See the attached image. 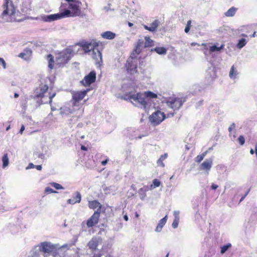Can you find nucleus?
<instances>
[{
    "mask_svg": "<svg viewBox=\"0 0 257 257\" xmlns=\"http://www.w3.org/2000/svg\"><path fill=\"white\" fill-rule=\"evenodd\" d=\"M160 22L158 20H156L151 24V26L149 27L146 25H144V28L150 32H154L156 30Z\"/></svg>",
    "mask_w": 257,
    "mask_h": 257,
    "instance_id": "19",
    "label": "nucleus"
},
{
    "mask_svg": "<svg viewBox=\"0 0 257 257\" xmlns=\"http://www.w3.org/2000/svg\"><path fill=\"white\" fill-rule=\"evenodd\" d=\"M247 41L244 38H241L238 40V43L236 45L237 48L240 49L243 48L246 44Z\"/></svg>",
    "mask_w": 257,
    "mask_h": 257,
    "instance_id": "36",
    "label": "nucleus"
},
{
    "mask_svg": "<svg viewBox=\"0 0 257 257\" xmlns=\"http://www.w3.org/2000/svg\"><path fill=\"white\" fill-rule=\"evenodd\" d=\"M249 191H250V189H248V190L246 192L245 194L241 197V199L239 200V203H240L244 200V199L245 198V197L248 195Z\"/></svg>",
    "mask_w": 257,
    "mask_h": 257,
    "instance_id": "51",
    "label": "nucleus"
},
{
    "mask_svg": "<svg viewBox=\"0 0 257 257\" xmlns=\"http://www.w3.org/2000/svg\"><path fill=\"white\" fill-rule=\"evenodd\" d=\"M144 48H145L144 40L143 39H139L137 42V45L136 46V49L135 50L136 53L137 54H140L142 49Z\"/></svg>",
    "mask_w": 257,
    "mask_h": 257,
    "instance_id": "27",
    "label": "nucleus"
},
{
    "mask_svg": "<svg viewBox=\"0 0 257 257\" xmlns=\"http://www.w3.org/2000/svg\"><path fill=\"white\" fill-rule=\"evenodd\" d=\"M96 79V73L94 71H91L88 75L85 76L80 83L85 86H89L94 82Z\"/></svg>",
    "mask_w": 257,
    "mask_h": 257,
    "instance_id": "10",
    "label": "nucleus"
},
{
    "mask_svg": "<svg viewBox=\"0 0 257 257\" xmlns=\"http://www.w3.org/2000/svg\"><path fill=\"white\" fill-rule=\"evenodd\" d=\"M154 51L159 55H164L167 52V50L164 47H156L154 48Z\"/></svg>",
    "mask_w": 257,
    "mask_h": 257,
    "instance_id": "35",
    "label": "nucleus"
},
{
    "mask_svg": "<svg viewBox=\"0 0 257 257\" xmlns=\"http://www.w3.org/2000/svg\"><path fill=\"white\" fill-rule=\"evenodd\" d=\"M48 86L47 85H41L34 91L32 97L34 99L40 98V100H37V106L45 103H51L53 98L55 96V93L52 94L47 95Z\"/></svg>",
    "mask_w": 257,
    "mask_h": 257,
    "instance_id": "1",
    "label": "nucleus"
},
{
    "mask_svg": "<svg viewBox=\"0 0 257 257\" xmlns=\"http://www.w3.org/2000/svg\"><path fill=\"white\" fill-rule=\"evenodd\" d=\"M201 46H203V48H202L201 50L203 52L206 58L207 59L209 56L211 54L209 47L210 45L207 43H202Z\"/></svg>",
    "mask_w": 257,
    "mask_h": 257,
    "instance_id": "22",
    "label": "nucleus"
},
{
    "mask_svg": "<svg viewBox=\"0 0 257 257\" xmlns=\"http://www.w3.org/2000/svg\"><path fill=\"white\" fill-rule=\"evenodd\" d=\"M140 195H141V199L142 200H143V199H144V198L145 197V196H146V194H145V193H143V194H140Z\"/></svg>",
    "mask_w": 257,
    "mask_h": 257,
    "instance_id": "62",
    "label": "nucleus"
},
{
    "mask_svg": "<svg viewBox=\"0 0 257 257\" xmlns=\"http://www.w3.org/2000/svg\"><path fill=\"white\" fill-rule=\"evenodd\" d=\"M32 53V51L30 49L27 48L25 49L23 52L21 53L19 56L22 58L24 59L25 60H28L31 56Z\"/></svg>",
    "mask_w": 257,
    "mask_h": 257,
    "instance_id": "28",
    "label": "nucleus"
},
{
    "mask_svg": "<svg viewBox=\"0 0 257 257\" xmlns=\"http://www.w3.org/2000/svg\"><path fill=\"white\" fill-rule=\"evenodd\" d=\"M3 12L0 17V22L5 23L11 20V16L16 12V7L11 0H5L3 5Z\"/></svg>",
    "mask_w": 257,
    "mask_h": 257,
    "instance_id": "2",
    "label": "nucleus"
},
{
    "mask_svg": "<svg viewBox=\"0 0 257 257\" xmlns=\"http://www.w3.org/2000/svg\"><path fill=\"white\" fill-rule=\"evenodd\" d=\"M144 41L145 47H149L153 45V41L148 37H145Z\"/></svg>",
    "mask_w": 257,
    "mask_h": 257,
    "instance_id": "38",
    "label": "nucleus"
},
{
    "mask_svg": "<svg viewBox=\"0 0 257 257\" xmlns=\"http://www.w3.org/2000/svg\"><path fill=\"white\" fill-rule=\"evenodd\" d=\"M48 67L51 69H53V64H54V60H53V56L51 54H49L48 55Z\"/></svg>",
    "mask_w": 257,
    "mask_h": 257,
    "instance_id": "39",
    "label": "nucleus"
},
{
    "mask_svg": "<svg viewBox=\"0 0 257 257\" xmlns=\"http://www.w3.org/2000/svg\"><path fill=\"white\" fill-rule=\"evenodd\" d=\"M51 185L55 188L56 189L60 190V189H64V187L61 185L60 184L55 183V182H52L50 183Z\"/></svg>",
    "mask_w": 257,
    "mask_h": 257,
    "instance_id": "41",
    "label": "nucleus"
},
{
    "mask_svg": "<svg viewBox=\"0 0 257 257\" xmlns=\"http://www.w3.org/2000/svg\"><path fill=\"white\" fill-rule=\"evenodd\" d=\"M99 42H96L92 40L91 42H85L82 45V47L83 50L86 53H88L93 51L96 47H98Z\"/></svg>",
    "mask_w": 257,
    "mask_h": 257,
    "instance_id": "12",
    "label": "nucleus"
},
{
    "mask_svg": "<svg viewBox=\"0 0 257 257\" xmlns=\"http://www.w3.org/2000/svg\"><path fill=\"white\" fill-rule=\"evenodd\" d=\"M160 182L157 179H154L153 181V184L150 185V189H154L158 187L160 185Z\"/></svg>",
    "mask_w": 257,
    "mask_h": 257,
    "instance_id": "40",
    "label": "nucleus"
},
{
    "mask_svg": "<svg viewBox=\"0 0 257 257\" xmlns=\"http://www.w3.org/2000/svg\"><path fill=\"white\" fill-rule=\"evenodd\" d=\"M100 216V212L98 210L94 212L93 214L86 221V224L87 227H92L97 224Z\"/></svg>",
    "mask_w": 257,
    "mask_h": 257,
    "instance_id": "14",
    "label": "nucleus"
},
{
    "mask_svg": "<svg viewBox=\"0 0 257 257\" xmlns=\"http://www.w3.org/2000/svg\"><path fill=\"white\" fill-rule=\"evenodd\" d=\"M72 50L71 48H67L60 53L56 58V63L59 66L67 63L72 57Z\"/></svg>",
    "mask_w": 257,
    "mask_h": 257,
    "instance_id": "5",
    "label": "nucleus"
},
{
    "mask_svg": "<svg viewBox=\"0 0 257 257\" xmlns=\"http://www.w3.org/2000/svg\"><path fill=\"white\" fill-rule=\"evenodd\" d=\"M81 149L82 150L86 151L87 149V148H86L85 146H82L81 147Z\"/></svg>",
    "mask_w": 257,
    "mask_h": 257,
    "instance_id": "64",
    "label": "nucleus"
},
{
    "mask_svg": "<svg viewBox=\"0 0 257 257\" xmlns=\"http://www.w3.org/2000/svg\"><path fill=\"white\" fill-rule=\"evenodd\" d=\"M255 153L256 157H257V144L255 145V151L253 150V149H251L250 150V153L252 155Z\"/></svg>",
    "mask_w": 257,
    "mask_h": 257,
    "instance_id": "52",
    "label": "nucleus"
},
{
    "mask_svg": "<svg viewBox=\"0 0 257 257\" xmlns=\"http://www.w3.org/2000/svg\"><path fill=\"white\" fill-rule=\"evenodd\" d=\"M100 237H93L87 244L88 247L92 250H95L98 245L101 243Z\"/></svg>",
    "mask_w": 257,
    "mask_h": 257,
    "instance_id": "16",
    "label": "nucleus"
},
{
    "mask_svg": "<svg viewBox=\"0 0 257 257\" xmlns=\"http://www.w3.org/2000/svg\"><path fill=\"white\" fill-rule=\"evenodd\" d=\"M174 115V113H170L167 114V117L173 116Z\"/></svg>",
    "mask_w": 257,
    "mask_h": 257,
    "instance_id": "61",
    "label": "nucleus"
},
{
    "mask_svg": "<svg viewBox=\"0 0 257 257\" xmlns=\"http://www.w3.org/2000/svg\"><path fill=\"white\" fill-rule=\"evenodd\" d=\"M45 192L47 193H56L57 191L54 190L53 189L49 187H47L45 189Z\"/></svg>",
    "mask_w": 257,
    "mask_h": 257,
    "instance_id": "48",
    "label": "nucleus"
},
{
    "mask_svg": "<svg viewBox=\"0 0 257 257\" xmlns=\"http://www.w3.org/2000/svg\"><path fill=\"white\" fill-rule=\"evenodd\" d=\"M72 199L67 200V203L70 204H74L76 203H80L81 200V195L79 192H75L72 196Z\"/></svg>",
    "mask_w": 257,
    "mask_h": 257,
    "instance_id": "18",
    "label": "nucleus"
},
{
    "mask_svg": "<svg viewBox=\"0 0 257 257\" xmlns=\"http://www.w3.org/2000/svg\"><path fill=\"white\" fill-rule=\"evenodd\" d=\"M128 98L136 106L144 109L149 107L148 98L146 97L144 93H138L131 95Z\"/></svg>",
    "mask_w": 257,
    "mask_h": 257,
    "instance_id": "4",
    "label": "nucleus"
},
{
    "mask_svg": "<svg viewBox=\"0 0 257 257\" xmlns=\"http://www.w3.org/2000/svg\"><path fill=\"white\" fill-rule=\"evenodd\" d=\"M218 188V185L215 184L214 183H212L211 186V189L214 190L217 189Z\"/></svg>",
    "mask_w": 257,
    "mask_h": 257,
    "instance_id": "55",
    "label": "nucleus"
},
{
    "mask_svg": "<svg viewBox=\"0 0 257 257\" xmlns=\"http://www.w3.org/2000/svg\"><path fill=\"white\" fill-rule=\"evenodd\" d=\"M179 211H175L174 212V219L173 220V222L172 224V226L174 228H176L178 226L179 220H180V217H179Z\"/></svg>",
    "mask_w": 257,
    "mask_h": 257,
    "instance_id": "24",
    "label": "nucleus"
},
{
    "mask_svg": "<svg viewBox=\"0 0 257 257\" xmlns=\"http://www.w3.org/2000/svg\"><path fill=\"white\" fill-rule=\"evenodd\" d=\"M108 161V159H106L105 160L102 161L101 162L102 165H103V166L105 165L107 163Z\"/></svg>",
    "mask_w": 257,
    "mask_h": 257,
    "instance_id": "58",
    "label": "nucleus"
},
{
    "mask_svg": "<svg viewBox=\"0 0 257 257\" xmlns=\"http://www.w3.org/2000/svg\"><path fill=\"white\" fill-rule=\"evenodd\" d=\"M25 126L23 124L22 125L21 127V128H20V132L19 133L21 134H23V131L25 130Z\"/></svg>",
    "mask_w": 257,
    "mask_h": 257,
    "instance_id": "57",
    "label": "nucleus"
},
{
    "mask_svg": "<svg viewBox=\"0 0 257 257\" xmlns=\"http://www.w3.org/2000/svg\"><path fill=\"white\" fill-rule=\"evenodd\" d=\"M144 95L147 98L148 100V104L150 106V104L151 103V98H155L157 97V95L150 91H148L144 92Z\"/></svg>",
    "mask_w": 257,
    "mask_h": 257,
    "instance_id": "29",
    "label": "nucleus"
},
{
    "mask_svg": "<svg viewBox=\"0 0 257 257\" xmlns=\"http://www.w3.org/2000/svg\"><path fill=\"white\" fill-rule=\"evenodd\" d=\"M257 222V207H254L252 208L251 214L248 222L247 225L246 226V229H247L248 226L251 227V226L250 224H253V225Z\"/></svg>",
    "mask_w": 257,
    "mask_h": 257,
    "instance_id": "17",
    "label": "nucleus"
},
{
    "mask_svg": "<svg viewBox=\"0 0 257 257\" xmlns=\"http://www.w3.org/2000/svg\"><path fill=\"white\" fill-rule=\"evenodd\" d=\"M35 168H36L38 170H41L42 166L41 165H35Z\"/></svg>",
    "mask_w": 257,
    "mask_h": 257,
    "instance_id": "59",
    "label": "nucleus"
},
{
    "mask_svg": "<svg viewBox=\"0 0 257 257\" xmlns=\"http://www.w3.org/2000/svg\"><path fill=\"white\" fill-rule=\"evenodd\" d=\"M72 113V110L69 107L64 106L60 108V114L63 115H68Z\"/></svg>",
    "mask_w": 257,
    "mask_h": 257,
    "instance_id": "30",
    "label": "nucleus"
},
{
    "mask_svg": "<svg viewBox=\"0 0 257 257\" xmlns=\"http://www.w3.org/2000/svg\"><path fill=\"white\" fill-rule=\"evenodd\" d=\"M88 206L90 209H94L96 208H98L97 210H98V212H100L101 205L100 203L97 200L89 201Z\"/></svg>",
    "mask_w": 257,
    "mask_h": 257,
    "instance_id": "23",
    "label": "nucleus"
},
{
    "mask_svg": "<svg viewBox=\"0 0 257 257\" xmlns=\"http://www.w3.org/2000/svg\"><path fill=\"white\" fill-rule=\"evenodd\" d=\"M70 16V11L69 10H65L61 13L48 15H41L39 17L36 18V20H40L45 22H52L64 18L69 17Z\"/></svg>",
    "mask_w": 257,
    "mask_h": 257,
    "instance_id": "3",
    "label": "nucleus"
},
{
    "mask_svg": "<svg viewBox=\"0 0 257 257\" xmlns=\"http://www.w3.org/2000/svg\"><path fill=\"white\" fill-rule=\"evenodd\" d=\"M213 161V157L206 159L200 165V170L206 171L208 173V172L210 170L212 167Z\"/></svg>",
    "mask_w": 257,
    "mask_h": 257,
    "instance_id": "15",
    "label": "nucleus"
},
{
    "mask_svg": "<svg viewBox=\"0 0 257 257\" xmlns=\"http://www.w3.org/2000/svg\"><path fill=\"white\" fill-rule=\"evenodd\" d=\"M31 9V2L30 0H24L22 5V11L27 13Z\"/></svg>",
    "mask_w": 257,
    "mask_h": 257,
    "instance_id": "26",
    "label": "nucleus"
},
{
    "mask_svg": "<svg viewBox=\"0 0 257 257\" xmlns=\"http://www.w3.org/2000/svg\"><path fill=\"white\" fill-rule=\"evenodd\" d=\"M232 245L230 243H228L220 247V253L223 254H224L229 248L231 247Z\"/></svg>",
    "mask_w": 257,
    "mask_h": 257,
    "instance_id": "37",
    "label": "nucleus"
},
{
    "mask_svg": "<svg viewBox=\"0 0 257 257\" xmlns=\"http://www.w3.org/2000/svg\"><path fill=\"white\" fill-rule=\"evenodd\" d=\"M34 156L35 158H40L42 160H44L45 159L44 154L41 152H35L34 154Z\"/></svg>",
    "mask_w": 257,
    "mask_h": 257,
    "instance_id": "42",
    "label": "nucleus"
},
{
    "mask_svg": "<svg viewBox=\"0 0 257 257\" xmlns=\"http://www.w3.org/2000/svg\"><path fill=\"white\" fill-rule=\"evenodd\" d=\"M7 210V209H6L3 205L0 204V213H3L4 211Z\"/></svg>",
    "mask_w": 257,
    "mask_h": 257,
    "instance_id": "54",
    "label": "nucleus"
},
{
    "mask_svg": "<svg viewBox=\"0 0 257 257\" xmlns=\"http://www.w3.org/2000/svg\"><path fill=\"white\" fill-rule=\"evenodd\" d=\"M208 151H206L205 152H203L201 155L204 158L205 157V156L207 155V154L208 153Z\"/></svg>",
    "mask_w": 257,
    "mask_h": 257,
    "instance_id": "60",
    "label": "nucleus"
},
{
    "mask_svg": "<svg viewBox=\"0 0 257 257\" xmlns=\"http://www.w3.org/2000/svg\"><path fill=\"white\" fill-rule=\"evenodd\" d=\"M210 49L211 51V53H213L214 52H219L221 50L223 49L224 48V45H221L220 46L218 47L217 45L215 44L212 46H210Z\"/></svg>",
    "mask_w": 257,
    "mask_h": 257,
    "instance_id": "34",
    "label": "nucleus"
},
{
    "mask_svg": "<svg viewBox=\"0 0 257 257\" xmlns=\"http://www.w3.org/2000/svg\"><path fill=\"white\" fill-rule=\"evenodd\" d=\"M3 162V168H5L7 167L9 164V160L8 158V154L6 153L4 155L2 159Z\"/></svg>",
    "mask_w": 257,
    "mask_h": 257,
    "instance_id": "33",
    "label": "nucleus"
},
{
    "mask_svg": "<svg viewBox=\"0 0 257 257\" xmlns=\"http://www.w3.org/2000/svg\"><path fill=\"white\" fill-rule=\"evenodd\" d=\"M93 257H112L108 254H105L103 253V251H101L100 253L98 254L94 255Z\"/></svg>",
    "mask_w": 257,
    "mask_h": 257,
    "instance_id": "45",
    "label": "nucleus"
},
{
    "mask_svg": "<svg viewBox=\"0 0 257 257\" xmlns=\"http://www.w3.org/2000/svg\"><path fill=\"white\" fill-rule=\"evenodd\" d=\"M191 21L189 20L187 22V25H186V27L184 30V31L185 33H187L189 32L190 27H191Z\"/></svg>",
    "mask_w": 257,
    "mask_h": 257,
    "instance_id": "46",
    "label": "nucleus"
},
{
    "mask_svg": "<svg viewBox=\"0 0 257 257\" xmlns=\"http://www.w3.org/2000/svg\"><path fill=\"white\" fill-rule=\"evenodd\" d=\"M184 101L182 98L169 97L166 101V104L169 107L175 111L180 109Z\"/></svg>",
    "mask_w": 257,
    "mask_h": 257,
    "instance_id": "7",
    "label": "nucleus"
},
{
    "mask_svg": "<svg viewBox=\"0 0 257 257\" xmlns=\"http://www.w3.org/2000/svg\"><path fill=\"white\" fill-rule=\"evenodd\" d=\"M167 218L168 216L167 215H166L164 218L159 220L158 224L155 229L156 232H159L162 230L163 226L165 225L167 222Z\"/></svg>",
    "mask_w": 257,
    "mask_h": 257,
    "instance_id": "21",
    "label": "nucleus"
},
{
    "mask_svg": "<svg viewBox=\"0 0 257 257\" xmlns=\"http://www.w3.org/2000/svg\"><path fill=\"white\" fill-rule=\"evenodd\" d=\"M237 10V8L232 7L230 8L226 12H225L224 15L226 17H233L235 15Z\"/></svg>",
    "mask_w": 257,
    "mask_h": 257,
    "instance_id": "31",
    "label": "nucleus"
},
{
    "mask_svg": "<svg viewBox=\"0 0 257 257\" xmlns=\"http://www.w3.org/2000/svg\"><path fill=\"white\" fill-rule=\"evenodd\" d=\"M237 140L241 146H242L244 144L245 139L243 136H240L237 139Z\"/></svg>",
    "mask_w": 257,
    "mask_h": 257,
    "instance_id": "47",
    "label": "nucleus"
},
{
    "mask_svg": "<svg viewBox=\"0 0 257 257\" xmlns=\"http://www.w3.org/2000/svg\"><path fill=\"white\" fill-rule=\"evenodd\" d=\"M191 45L192 46H196V45H198V46H199L200 45L197 43H195V42H192L191 43Z\"/></svg>",
    "mask_w": 257,
    "mask_h": 257,
    "instance_id": "63",
    "label": "nucleus"
},
{
    "mask_svg": "<svg viewBox=\"0 0 257 257\" xmlns=\"http://www.w3.org/2000/svg\"><path fill=\"white\" fill-rule=\"evenodd\" d=\"M69 4V8L71 10H69L70 11V17H76L79 16L81 14V10L80 9L81 3L78 1H75Z\"/></svg>",
    "mask_w": 257,
    "mask_h": 257,
    "instance_id": "9",
    "label": "nucleus"
},
{
    "mask_svg": "<svg viewBox=\"0 0 257 257\" xmlns=\"http://www.w3.org/2000/svg\"><path fill=\"white\" fill-rule=\"evenodd\" d=\"M238 75V72L237 69L233 65L230 69L229 71V76L231 79H235Z\"/></svg>",
    "mask_w": 257,
    "mask_h": 257,
    "instance_id": "32",
    "label": "nucleus"
},
{
    "mask_svg": "<svg viewBox=\"0 0 257 257\" xmlns=\"http://www.w3.org/2000/svg\"><path fill=\"white\" fill-rule=\"evenodd\" d=\"M92 58L96 61L99 62L102 61V54L100 51L98 50V47L93 50L92 54Z\"/></svg>",
    "mask_w": 257,
    "mask_h": 257,
    "instance_id": "20",
    "label": "nucleus"
},
{
    "mask_svg": "<svg viewBox=\"0 0 257 257\" xmlns=\"http://www.w3.org/2000/svg\"><path fill=\"white\" fill-rule=\"evenodd\" d=\"M133 56L132 55L127 61L126 67L128 73L131 74H134L137 72V62L136 60H134Z\"/></svg>",
    "mask_w": 257,
    "mask_h": 257,
    "instance_id": "13",
    "label": "nucleus"
},
{
    "mask_svg": "<svg viewBox=\"0 0 257 257\" xmlns=\"http://www.w3.org/2000/svg\"><path fill=\"white\" fill-rule=\"evenodd\" d=\"M101 36L105 39L112 40L115 37L116 34L111 31H106L101 33Z\"/></svg>",
    "mask_w": 257,
    "mask_h": 257,
    "instance_id": "25",
    "label": "nucleus"
},
{
    "mask_svg": "<svg viewBox=\"0 0 257 257\" xmlns=\"http://www.w3.org/2000/svg\"><path fill=\"white\" fill-rule=\"evenodd\" d=\"M89 91V89L81 91H73L71 94L72 95V99L74 102H78L82 100Z\"/></svg>",
    "mask_w": 257,
    "mask_h": 257,
    "instance_id": "11",
    "label": "nucleus"
},
{
    "mask_svg": "<svg viewBox=\"0 0 257 257\" xmlns=\"http://www.w3.org/2000/svg\"><path fill=\"white\" fill-rule=\"evenodd\" d=\"M0 65H2L4 69L6 68V63L2 58H0Z\"/></svg>",
    "mask_w": 257,
    "mask_h": 257,
    "instance_id": "50",
    "label": "nucleus"
},
{
    "mask_svg": "<svg viewBox=\"0 0 257 257\" xmlns=\"http://www.w3.org/2000/svg\"><path fill=\"white\" fill-rule=\"evenodd\" d=\"M235 127V124L234 123H232L230 126L228 127V131L230 133L232 130Z\"/></svg>",
    "mask_w": 257,
    "mask_h": 257,
    "instance_id": "53",
    "label": "nucleus"
},
{
    "mask_svg": "<svg viewBox=\"0 0 257 257\" xmlns=\"http://www.w3.org/2000/svg\"><path fill=\"white\" fill-rule=\"evenodd\" d=\"M167 155L166 154H165L162 156H161L159 159L158 160V164H162L163 166H164V164L163 163V161L165 160L167 158Z\"/></svg>",
    "mask_w": 257,
    "mask_h": 257,
    "instance_id": "43",
    "label": "nucleus"
},
{
    "mask_svg": "<svg viewBox=\"0 0 257 257\" xmlns=\"http://www.w3.org/2000/svg\"><path fill=\"white\" fill-rule=\"evenodd\" d=\"M37 247L39 250L43 253L45 257H47L50 254H52L53 256H54L56 247L55 245L51 242L49 241L42 242Z\"/></svg>",
    "mask_w": 257,
    "mask_h": 257,
    "instance_id": "6",
    "label": "nucleus"
},
{
    "mask_svg": "<svg viewBox=\"0 0 257 257\" xmlns=\"http://www.w3.org/2000/svg\"><path fill=\"white\" fill-rule=\"evenodd\" d=\"M35 165H34L33 163H30L28 166L27 167L26 169H29L35 168Z\"/></svg>",
    "mask_w": 257,
    "mask_h": 257,
    "instance_id": "56",
    "label": "nucleus"
},
{
    "mask_svg": "<svg viewBox=\"0 0 257 257\" xmlns=\"http://www.w3.org/2000/svg\"><path fill=\"white\" fill-rule=\"evenodd\" d=\"M149 190H151L150 189V186H145L144 187L139 189V193L140 194H141V193H145V192L148 191Z\"/></svg>",
    "mask_w": 257,
    "mask_h": 257,
    "instance_id": "44",
    "label": "nucleus"
},
{
    "mask_svg": "<svg viewBox=\"0 0 257 257\" xmlns=\"http://www.w3.org/2000/svg\"><path fill=\"white\" fill-rule=\"evenodd\" d=\"M165 117V114L163 112L157 110L150 116V121L155 125H158L162 122Z\"/></svg>",
    "mask_w": 257,
    "mask_h": 257,
    "instance_id": "8",
    "label": "nucleus"
},
{
    "mask_svg": "<svg viewBox=\"0 0 257 257\" xmlns=\"http://www.w3.org/2000/svg\"><path fill=\"white\" fill-rule=\"evenodd\" d=\"M204 158L201 155H198L195 158V162L200 163L203 160Z\"/></svg>",
    "mask_w": 257,
    "mask_h": 257,
    "instance_id": "49",
    "label": "nucleus"
}]
</instances>
